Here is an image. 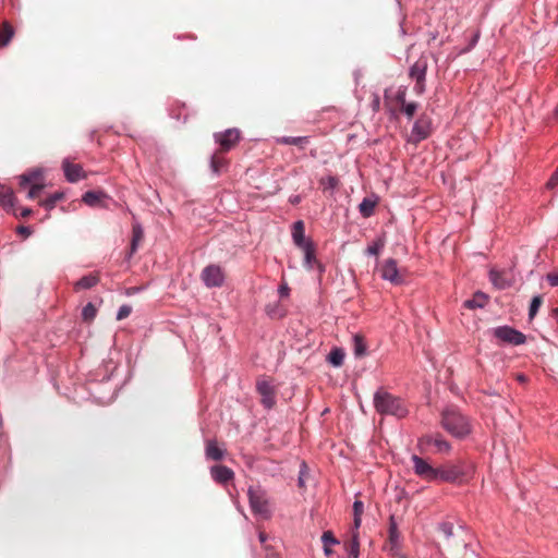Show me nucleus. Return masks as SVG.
Masks as SVG:
<instances>
[{
    "instance_id": "f257e3e1",
    "label": "nucleus",
    "mask_w": 558,
    "mask_h": 558,
    "mask_svg": "<svg viewBox=\"0 0 558 558\" xmlns=\"http://www.w3.org/2000/svg\"><path fill=\"white\" fill-rule=\"evenodd\" d=\"M475 464L471 460L459 459L438 466V481L447 483H464L473 477Z\"/></svg>"
},
{
    "instance_id": "f03ea898",
    "label": "nucleus",
    "mask_w": 558,
    "mask_h": 558,
    "mask_svg": "<svg viewBox=\"0 0 558 558\" xmlns=\"http://www.w3.org/2000/svg\"><path fill=\"white\" fill-rule=\"evenodd\" d=\"M373 403L375 410L381 415H392L397 418H403L409 413L402 399L383 388L375 392Z\"/></svg>"
},
{
    "instance_id": "7ed1b4c3",
    "label": "nucleus",
    "mask_w": 558,
    "mask_h": 558,
    "mask_svg": "<svg viewBox=\"0 0 558 558\" xmlns=\"http://www.w3.org/2000/svg\"><path fill=\"white\" fill-rule=\"evenodd\" d=\"M441 425L448 433L458 438H462L471 432L469 420L456 408L444 410Z\"/></svg>"
},
{
    "instance_id": "20e7f679",
    "label": "nucleus",
    "mask_w": 558,
    "mask_h": 558,
    "mask_svg": "<svg viewBox=\"0 0 558 558\" xmlns=\"http://www.w3.org/2000/svg\"><path fill=\"white\" fill-rule=\"evenodd\" d=\"M428 69V57L421 56L410 68V77L415 81L414 92L416 95L424 94L426 89V72Z\"/></svg>"
},
{
    "instance_id": "39448f33",
    "label": "nucleus",
    "mask_w": 558,
    "mask_h": 558,
    "mask_svg": "<svg viewBox=\"0 0 558 558\" xmlns=\"http://www.w3.org/2000/svg\"><path fill=\"white\" fill-rule=\"evenodd\" d=\"M414 473L421 478L428 482L438 481V468H434L425 459L413 454L411 457Z\"/></svg>"
},
{
    "instance_id": "423d86ee",
    "label": "nucleus",
    "mask_w": 558,
    "mask_h": 558,
    "mask_svg": "<svg viewBox=\"0 0 558 558\" xmlns=\"http://www.w3.org/2000/svg\"><path fill=\"white\" fill-rule=\"evenodd\" d=\"M248 499L254 513L264 518L269 515L268 500L266 493L263 489L250 487Z\"/></svg>"
},
{
    "instance_id": "0eeeda50",
    "label": "nucleus",
    "mask_w": 558,
    "mask_h": 558,
    "mask_svg": "<svg viewBox=\"0 0 558 558\" xmlns=\"http://www.w3.org/2000/svg\"><path fill=\"white\" fill-rule=\"evenodd\" d=\"M380 276L395 286L402 284L405 278L404 271L398 268L397 262L393 258H388L384 262L380 268Z\"/></svg>"
},
{
    "instance_id": "6e6552de",
    "label": "nucleus",
    "mask_w": 558,
    "mask_h": 558,
    "mask_svg": "<svg viewBox=\"0 0 558 558\" xmlns=\"http://www.w3.org/2000/svg\"><path fill=\"white\" fill-rule=\"evenodd\" d=\"M494 336L497 339L513 345L523 344L526 340L525 335L509 326H501L495 328Z\"/></svg>"
},
{
    "instance_id": "1a4fd4ad",
    "label": "nucleus",
    "mask_w": 558,
    "mask_h": 558,
    "mask_svg": "<svg viewBox=\"0 0 558 558\" xmlns=\"http://www.w3.org/2000/svg\"><path fill=\"white\" fill-rule=\"evenodd\" d=\"M215 140L220 145L219 153H227L240 141V132L236 129H229L215 134Z\"/></svg>"
},
{
    "instance_id": "9d476101",
    "label": "nucleus",
    "mask_w": 558,
    "mask_h": 558,
    "mask_svg": "<svg viewBox=\"0 0 558 558\" xmlns=\"http://www.w3.org/2000/svg\"><path fill=\"white\" fill-rule=\"evenodd\" d=\"M202 279L208 287H220L223 283L225 275L217 265H209L202 271Z\"/></svg>"
},
{
    "instance_id": "9b49d317",
    "label": "nucleus",
    "mask_w": 558,
    "mask_h": 558,
    "mask_svg": "<svg viewBox=\"0 0 558 558\" xmlns=\"http://www.w3.org/2000/svg\"><path fill=\"white\" fill-rule=\"evenodd\" d=\"M421 446H434L439 453H448L451 449L450 444L440 435H425L420 438Z\"/></svg>"
},
{
    "instance_id": "f8f14e48",
    "label": "nucleus",
    "mask_w": 558,
    "mask_h": 558,
    "mask_svg": "<svg viewBox=\"0 0 558 558\" xmlns=\"http://www.w3.org/2000/svg\"><path fill=\"white\" fill-rule=\"evenodd\" d=\"M489 279L494 287H496L499 290L507 289L511 287L514 282L513 276L509 271H498L495 269H492L489 271Z\"/></svg>"
},
{
    "instance_id": "ddd939ff",
    "label": "nucleus",
    "mask_w": 558,
    "mask_h": 558,
    "mask_svg": "<svg viewBox=\"0 0 558 558\" xmlns=\"http://www.w3.org/2000/svg\"><path fill=\"white\" fill-rule=\"evenodd\" d=\"M257 391L262 396V403L266 408H271L275 404L274 389L271 384L266 379H259L256 384Z\"/></svg>"
},
{
    "instance_id": "4468645a",
    "label": "nucleus",
    "mask_w": 558,
    "mask_h": 558,
    "mask_svg": "<svg viewBox=\"0 0 558 558\" xmlns=\"http://www.w3.org/2000/svg\"><path fill=\"white\" fill-rule=\"evenodd\" d=\"M213 480L219 484H227L234 477V472L226 465H214L210 468Z\"/></svg>"
},
{
    "instance_id": "2eb2a0df",
    "label": "nucleus",
    "mask_w": 558,
    "mask_h": 558,
    "mask_svg": "<svg viewBox=\"0 0 558 558\" xmlns=\"http://www.w3.org/2000/svg\"><path fill=\"white\" fill-rule=\"evenodd\" d=\"M16 197L12 189L0 185V206L3 207L8 213H13L17 216L14 210Z\"/></svg>"
},
{
    "instance_id": "dca6fc26",
    "label": "nucleus",
    "mask_w": 558,
    "mask_h": 558,
    "mask_svg": "<svg viewBox=\"0 0 558 558\" xmlns=\"http://www.w3.org/2000/svg\"><path fill=\"white\" fill-rule=\"evenodd\" d=\"M226 453V448L220 447L216 440H206L205 454L208 460L221 461L225 458Z\"/></svg>"
},
{
    "instance_id": "f3484780",
    "label": "nucleus",
    "mask_w": 558,
    "mask_h": 558,
    "mask_svg": "<svg viewBox=\"0 0 558 558\" xmlns=\"http://www.w3.org/2000/svg\"><path fill=\"white\" fill-rule=\"evenodd\" d=\"M62 167L65 178L70 182H77L78 180L85 178L83 168L80 165L64 160Z\"/></svg>"
},
{
    "instance_id": "a211bd4d",
    "label": "nucleus",
    "mask_w": 558,
    "mask_h": 558,
    "mask_svg": "<svg viewBox=\"0 0 558 558\" xmlns=\"http://www.w3.org/2000/svg\"><path fill=\"white\" fill-rule=\"evenodd\" d=\"M412 133L417 136V140H425L430 134V121L421 117L413 125Z\"/></svg>"
},
{
    "instance_id": "6ab92c4d",
    "label": "nucleus",
    "mask_w": 558,
    "mask_h": 558,
    "mask_svg": "<svg viewBox=\"0 0 558 558\" xmlns=\"http://www.w3.org/2000/svg\"><path fill=\"white\" fill-rule=\"evenodd\" d=\"M302 250L304 252V266L307 269H313L314 265H316V264L319 267H322L316 259L315 247H314L313 243H307L306 245H304V247H302ZM320 270L323 271V268H320Z\"/></svg>"
},
{
    "instance_id": "aec40b11",
    "label": "nucleus",
    "mask_w": 558,
    "mask_h": 558,
    "mask_svg": "<svg viewBox=\"0 0 558 558\" xmlns=\"http://www.w3.org/2000/svg\"><path fill=\"white\" fill-rule=\"evenodd\" d=\"M99 282V276L97 274H89L87 276L82 277L78 281L75 282L74 289L76 291L82 289H90L95 287Z\"/></svg>"
},
{
    "instance_id": "412c9836",
    "label": "nucleus",
    "mask_w": 558,
    "mask_h": 558,
    "mask_svg": "<svg viewBox=\"0 0 558 558\" xmlns=\"http://www.w3.org/2000/svg\"><path fill=\"white\" fill-rule=\"evenodd\" d=\"M292 236L295 245L299 246L300 248L304 247V245L308 243L305 241L303 221H296L294 223Z\"/></svg>"
},
{
    "instance_id": "4be33fe9",
    "label": "nucleus",
    "mask_w": 558,
    "mask_h": 558,
    "mask_svg": "<svg viewBox=\"0 0 558 558\" xmlns=\"http://www.w3.org/2000/svg\"><path fill=\"white\" fill-rule=\"evenodd\" d=\"M277 143L283 144V145H294L300 148H304L305 145H307L310 143V138L307 136H298V137L283 136V137L277 138Z\"/></svg>"
},
{
    "instance_id": "5701e85b",
    "label": "nucleus",
    "mask_w": 558,
    "mask_h": 558,
    "mask_svg": "<svg viewBox=\"0 0 558 558\" xmlns=\"http://www.w3.org/2000/svg\"><path fill=\"white\" fill-rule=\"evenodd\" d=\"M399 537L400 533L398 531V525L395 521V518L391 515L389 522V543L391 545L390 551H392L395 555H397L396 547L398 546Z\"/></svg>"
},
{
    "instance_id": "b1692460",
    "label": "nucleus",
    "mask_w": 558,
    "mask_h": 558,
    "mask_svg": "<svg viewBox=\"0 0 558 558\" xmlns=\"http://www.w3.org/2000/svg\"><path fill=\"white\" fill-rule=\"evenodd\" d=\"M35 182H41V171L33 170L26 173H23L20 177V186L24 189L27 184L33 185Z\"/></svg>"
},
{
    "instance_id": "393cba45",
    "label": "nucleus",
    "mask_w": 558,
    "mask_h": 558,
    "mask_svg": "<svg viewBox=\"0 0 558 558\" xmlns=\"http://www.w3.org/2000/svg\"><path fill=\"white\" fill-rule=\"evenodd\" d=\"M488 302V296L483 292H476L471 300L464 302L465 307L476 308L484 307Z\"/></svg>"
},
{
    "instance_id": "a878e982",
    "label": "nucleus",
    "mask_w": 558,
    "mask_h": 558,
    "mask_svg": "<svg viewBox=\"0 0 558 558\" xmlns=\"http://www.w3.org/2000/svg\"><path fill=\"white\" fill-rule=\"evenodd\" d=\"M14 29L12 25L4 21L0 31V47H5L12 39Z\"/></svg>"
},
{
    "instance_id": "bb28decb",
    "label": "nucleus",
    "mask_w": 558,
    "mask_h": 558,
    "mask_svg": "<svg viewBox=\"0 0 558 558\" xmlns=\"http://www.w3.org/2000/svg\"><path fill=\"white\" fill-rule=\"evenodd\" d=\"M144 239V232L140 225H134L132 228V242H131V254L135 253L138 244Z\"/></svg>"
},
{
    "instance_id": "cd10ccee",
    "label": "nucleus",
    "mask_w": 558,
    "mask_h": 558,
    "mask_svg": "<svg viewBox=\"0 0 558 558\" xmlns=\"http://www.w3.org/2000/svg\"><path fill=\"white\" fill-rule=\"evenodd\" d=\"M347 550L351 558H359V555H360L359 532L352 533L351 541L347 545Z\"/></svg>"
},
{
    "instance_id": "c85d7f7f",
    "label": "nucleus",
    "mask_w": 558,
    "mask_h": 558,
    "mask_svg": "<svg viewBox=\"0 0 558 558\" xmlns=\"http://www.w3.org/2000/svg\"><path fill=\"white\" fill-rule=\"evenodd\" d=\"M376 204V201H373L371 198H364L359 206L361 215L365 218L371 217L374 214Z\"/></svg>"
},
{
    "instance_id": "c756f323",
    "label": "nucleus",
    "mask_w": 558,
    "mask_h": 558,
    "mask_svg": "<svg viewBox=\"0 0 558 558\" xmlns=\"http://www.w3.org/2000/svg\"><path fill=\"white\" fill-rule=\"evenodd\" d=\"M353 348H354L355 356L361 357V356L365 355V353H366V344H365L363 336L354 335V337H353Z\"/></svg>"
},
{
    "instance_id": "7c9ffc66",
    "label": "nucleus",
    "mask_w": 558,
    "mask_h": 558,
    "mask_svg": "<svg viewBox=\"0 0 558 558\" xmlns=\"http://www.w3.org/2000/svg\"><path fill=\"white\" fill-rule=\"evenodd\" d=\"M344 352L341 349L335 348L330 351L328 355V362L336 367H339L343 364Z\"/></svg>"
},
{
    "instance_id": "2f4dec72",
    "label": "nucleus",
    "mask_w": 558,
    "mask_h": 558,
    "mask_svg": "<svg viewBox=\"0 0 558 558\" xmlns=\"http://www.w3.org/2000/svg\"><path fill=\"white\" fill-rule=\"evenodd\" d=\"M104 196L102 193L88 191L83 195V202L88 206H96Z\"/></svg>"
},
{
    "instance_id": "473e14b6",
    "label": "nucleus",
    "mask_w": 558,
    "mask_h": 558,
    "mask_svg": "<svg viewBox=\"0 0 558 558\" xmlns=\"http://www.w3.org/2000/svg\"><path fill=\"white\" fill-rule=\"evenodd\" d=\"M220 154L219 151L215 153L210 160V167L215 173H219L220 169L226 165V160Z\"/></svg>"
},
{
    "instance_id": "72a5a7b5",
    "label": "nucleus",
    "mask_w": 558,
    "mask_h": 558,
    "mask_svg": "<svg viewBox=\"0 0 558 558\" xmlns=\"http://www.w3.org/2000/svg\"><path fill=\"white\" fill-rule=\"evenodd\" d=\"M97 314V310L93 303H87L82 311V318L85 322H92Z\"/></svg>"
},
{
    "instance_id": "f704fd0d",
    "label": "nucleus",
    "mask_w": 558,
    "mask_h": 558,
    "mask_svg": "<svg viewBox=\"0 0 558 558\" xmlns=\"http://www.w3.org/2000/svg\"><path fill=\"white\" fill-rule=\"evenodd\" d=\"M543 304V298L541 295H536L532 299L529 310V317L530 319H533L535 315L537 314L539 307Z\"/></svg>"
},
{
    "instance_id": "c9c22d12",
    "label": "nucleus",
    "mask_w": 558,
    "mask_h": 558,
    "mask_svg": "<svg viewBox=\"0 0 558 558\" xmlns=\"http://www.w3.org/2000/svg\"><path fill=\"white\" fill-rule=\"evenodd\" d=\"M62 197H63L62 193H54L50 197L41 201L39 204L43 207H45L46 209L50 210L56 206L57 202L60 201Z\"/></svg>"
},
{
    "instance_id": "e433bc0d",
    "label": "nucleus",
    "mask_w": 558,
    "mask_h": 558,
    "mask_svg": "<svg viewBox=\"0 0 558 558\" xmlns=\"http://www.w3.org/2000/svg\"><path fill=\"white\" fill-rule=\"evenodd\" d=\"M400 109L409 119H412L417 110V104L416 102H404L400 107Z\"/></svg>"
},
{
    "instance_id": "4c0bfd02",
    "label": "nucleus",
    "mask_w": 558,
    "mask_h": 558,
    "mask_svg": "<svg viewBox=\"0 0 558 558\" xmlns=\"http://www.w3.org/2000/svg\"><path fill=\"white\" fill-rule=\"evenodd\" d=\"M44 186L45 185L43 182H35L33 185H31L27 197L31 199L37 198L40 192L43 191Z\"/></svg>"
},
{
    "instance_id": "58836bf2",
    "label": "nucleus",
    "mask_w": 558,
    "mask_h": 558,
    "mask_svg": "<svg viewBox=\"0 0 558 558\" xmlns=\"http://www.w3.org/2000/svg\"><path fill=\"white\" fill-rule=\"evenodd\" d=\"M385 243L383 240L375 241L372 245L367 247V254L369 255H378L380 250L384 247Z\"/></svg>"
},
{
    "instance_id": "ea45409f",
    "label": "nucleus",
    "mask_w": 558,
    "mask_h": 558,
    "mask_svg": "<svg viewBox=\"0 0 558 558\" xmlns=\"http://www.w3.org/2000/svg\"><path fill=\"white\" fill-rule=\"evenodd\" d=\"M322 542L326 546H330L332 544H337L338 541L335 538L333 534L330 531H326L322 535Z\"/></svg>"
},
{
    "instance_id": "a19ab883",
    "label": "nucleus",
    "mask_w": 558,
    "mask_h": 558,
    "mask_svg": "<svg viewBox=\"0 0 558 558\" xmlns=\"http://www.w3.org/2000/svg\"><path fill=\"white\" fill-rule=\"evenodd\" d=\"M132 312V308L131 306L129 305H122L119 311H118V314H117V319L118 320H122L124 318H126Z\"/></svg>"
},
{
    "instance_id": "79ce46f5",
    "label": "nucleus",
    "mask_w": 558,
    "mask_h": 558,
    "mask_svg": "<svg viewBox=\"0 0 558 558\" xmlns=\"http://www.w3.org/2000/svg\"><path fill=\"white\" fill-rule=\"evenodd\" d=\"M439 529L446 537H450L453 534V525L449 522L441 523Z\"/></svg>"
},
{
    "instance_id": "37998d69",
    "label": "nucleus",
    "mask_w": 558,
    "mask_h": 558,
    "mask_svg": "<svg viewBox=\"0 0 558 558\" xmlns=\"http://www.w3.org/2000/svg\"><path fill=\"white\" fill-rule=\"evenodd\" d=\"M557 185H558V166H557V169L555 170V172L551 174L548 182L546 183V187L549 190H553Z\"/></svg>"
},
{
    "instance_id": "c03bdc74",
    "label": "nucleus",
    "mask_w": 558,
    "mask_h": 558,
    "mask_svg": "<svg viewBox=\"0 0 558 558\" xmlns=\"http://www.w3.org/2000/svg\"><path fill=\"white\" fill-rule=\"evenodd\" d=\"M16 233L22 235L24 239L28 238L32 234V230L26 226H19L16 228Z\"/></svg>"
},
{
    "instance_id": "a18cd8bd",
    "label": "nucleus",
    "mask_w": 558,
    "mask_h": 558,
    "mask_svg": "<svg viewBox=\"0 0 558 558\" xmlns=\"http://www.w3.org/2000/svg\"><path fill=\"white\" fill-rule=\"evenodd\" d=\"M363 509H364L363 502L360 500H355L353 504L354 517H361L363 513Z\"/></svg>"
},
{
    "instance_id": "49530a36",
    "label": "nucleus",
    "mask_w": 558,
    "mask_h": 558,
    "mask_svg": "<svg viewBox=\"0 0 558 558\" xmlns=\"http://www.w3.org/2000/svg\"><path fill=\"white\" fill-rule=\"evenodd\" d=\"M546 278L551 287L558 286V272H550Z\"/></svg>"
},
{
    "instance_id": "de8ad7c7",
    "label": "nucleus",
    "mask_w": 558,
    "mask_h": 558,
    "mask_svg": "<svg viewBox=\"0 0 558 558\" xmlns=\"http://www.w3.org/2000/svg\"><path fill=\"white\" fill-rule=\"evenodd\" d=\"M396 99H397V101L400 104V107H401L404 102H407V101H405V90H404V89H400V90L397 93Z\"/></svg>"
},
{
    "instance_id": "09e8293b",
    "label": "nucleus",
    "mask_w": 558,
    "mask_h": 558,
    "mask_svg": "<svg viewBox=\"0 0 558 558\" xmlns=\"http://www.w3.org/2000/svg\"><path fill=\"white\" fill-rule=\"evenodd\" d=\"M289 291H290V289H289V287L287 284H282L279 288V294H280L281 298L288 296L289 295Z\"/></svg>"
},
{
    "instance_id": "8fccbe9b",
    "label": "nucleus",
    "mask_w": 558,
    "mask_h": 558,
    "mask_svg": "<svg viewBox=\"0 0 558 558\" xmlns=\"http://www.w3.org/2000/svg\"><path fill=\"white\" fill-rule=\"evenodd\" d=\"M31 215H32L31 208H23L22 211L20 213V217H22V218H27Z\"/></svg>"
},
{
    "instance_id": "3c124183",
    "label": "nucleus",
    "mask_w": 558,
    "mask_h": 558,
    "mask_svg": "<svg viewBox=\"0 0 558 558\" xmlns=\"http://www.w3.org/2000/svg\"><path fill=\"white\" fill-rule=\"evenodd\" d=\"M338 184V180L333 177L328 178V185L329 187H335Z\"/></svg>"
},
{
    "instance_id": "603ef678",
    "label": "nucleus",
    "mask_w": 558,
    "mask_h": 558,
    "mask_svg": "<svg viewBox=\"0 0 558 558\" xmlns=\"http://www.w3.org/2000/svg\"><path fill=\"white\" fill-rule=\"evenodd\" d=\"M361 525V517H354V532H357Z\"/></svg>"
},
{
    "instance_id": "864d4df0",
    "label": "nucleus",
    "mask_w": 558,
    "mask_h": 558,
    "mask_svg": "<svg viewBox=\"0 0 558 558\" xmlns=\"http://www.w3.org/2000/svg\"><path fill=\"white\" fill-rule=\"evenodd\" d=\"M267 312H268V314H269L270 316H272V317H276V316L280 317V316H282V314H276V313H275V308H271V310H270V306H268V307H267Z\"/></svg>"
},
{
    "instance_id": "5fc2aeb1",
    "label": "nucleus",
    "mask_w": 558,
    "mask_h": 558,
    "mask_svg": "<svg viewBox=\"0 0 558 558\" xmlns=\"http://www.w3.org/2000/svg\"><path fill=\"white\" fill-rule=\"evenodd\" d=\"M267 312H268V314H269L270 316H272V317H276V316L280 317V316H282V314H276V313H275V308H271V310H270V306H268V307H267Z\"/></svg>"
},
{
    "instance_id": "6e6d98bb",
    "label": "nucleus",
    "mask_w": 558,
    "mask_h": 558,
    "mask_svg": "<svg viewBox=\"0 0 558 558\" xmlns=\"http://www.w3.org/2000/svg\"><path fill=\"white\" fill-rule=\"evenodd\" d=\"M258 537H259L260 543H265L268 538V536L265 532H259Z\"/></svg>"
},
{
    "instance_id": "4d7b16f0",
    "label": "nucleus",
    "mask_w": 558,
    "mask_h": 558,
    "mask_svg": "<svg viewBox=\"0 0 558 558\" xmlns=\"http://www.w3.org/2000/svg\"><path fill=\"white\" fill-rule=\"evenodd\" d=\"M324 550H325L326 555H330L331 554V549H330L329 546L324 545Z\"/></svg>"
},
{
    "instance_id": "13d9d810",
    "label": "nucleus",
    "mask_w": 558,
    "mask_h": 558,
    "mask_svg": "<svg viewBox=\"0 0 558 558\" xmlns=\"http://www.w3.org/2000/svg\"><path fill=\"white\" fill-rule=\"evenodd\" d=\"M518 380H520V381H525V377H524V375H518Z\"/></svg>"
},
{
    "instance_id": "bf43d9fd",
    "label": "nucleus",
    "mask_w": 558,
    "mask_h": 558,
    "mask_svg": "<svg viewBox=\"0 0 558 558\" xmlns=\"http://www.w3.org/2000/svg\"><path fill=\"white\" fill-rule=\"evenodd\" d=\"M554 116H555L556 118H558V105L555 107Z\"/></svg>"
},
{
    "instance_id": "052dcab7",
    "label": "nucleus",
    "mask_w": 558,
    "mask_h": 558,
    "mask_svg": "<svg viewBox=\"0 0 558 558\" xmlns=\"http://www.w3.org/2000/svg\"><path fill=\"white\" fill-rule=\"evenodd\" d=\"M299 484H300V486H303V484H304V480L302 478V476H300V478H299Z\"/></svg>"
},
{
    "instance_id": "680f3d73",
    "label": "nucleus",
    "mask_w": 558,
    "mask_h": 558,
    "mask_svg": "<svg viewBox=\"0 0 558 558\" xmlns=\"http://www.w3.org/2000/svg\"><path fill=\"white\" fill-rule=\"evenodd\" d=\"M554 315H558V308L553 310Z\"/></svg>"
},
{
    "instance_id": "e2e57ef3",
    "label": "nucleus",
    "mask_w": 558,
    "mask_h": 558,
    "mask_svg": "<svg viewBox=\"0 0 558 558\" xmlns=\"http://www.w3.org/2000/svg\"><path fill=\"white\" fill-rule=\"evenodd\" d=\"M398 558H405V556H403V555H399V556H398Z\"/></svg>"
}]
</instances>
